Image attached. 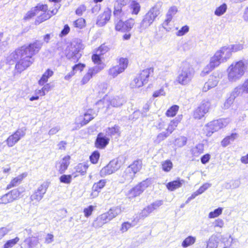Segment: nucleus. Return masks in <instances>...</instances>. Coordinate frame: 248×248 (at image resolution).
<instances>
[{
	"label": "nucleus",
	"instance_id": "obj_39",
	"mask_svg": "<svg viewBox=\"0 0 248 248\" xmlns=\"http://www.w3.org/2000/svg\"><path fill=\"white\" fill-rule=\"evenodd\" d=\"M119 132V127L115 125L113 127H108L105 129L106 135L107 137H111L117 134Z\"/></svg>",
	"mask_w": 248,
	"mask_h": 248
},
{
	"label": "nucleus",
	"instance_id": "obj_36",
	"mask_svg": "<svg viewBox=\"0 0 248 248\" xmlns=\"http://www.w3.org/2000/svg\"><path fill=\"white\" fill-rule=\"evenodd\" d=\"M131 10V13L133 15H137L140 10V5L139 2L136 0H132L129 6Z\"/></svg>",
	"mask_w": 248,
	"mask_h": 248
},
{
	"label": "nucleus",
	"instance_id": "obj_62",
	"mask_svg": "<svg viewBox=\"0 0 248 248\" xmlns=\"http://www.w3.org/2000/svg\"><path fill=\"white\" fill-rule=\"evenodd\" d=\"M93 210V205H90L87 208H85L83 211L85 217H88L92 215Z\"/></svg>",
	"mask_w": 248,
	"mask_h": 248
},
{
	"label": "nucleus",
	"instance_id": "obj_35",
	"mask_svg": "<svg viewBox=\"0 0 248 248\" xmlns=\"http://www.w3.org/2000/svg\"><path fill=\"white\" fill-rule=\"evenodd\" d=\"M196 240V238L193 236H188L186 238L182 243V246L184 248H187L193 245Z\"/></svg>",
	"mask_w": 248,
	"mask_h": 248
},
{
	"label": "nucleus",
	"instance_id": "obj_10",
	"mask_svg": "<svg viewBox=\"0 0 248 248\" xmlns=\"http://www.w3.org/2000/svg\"><path fill=\"white\" fill-rule=\"evenodd\" d=\"M26 130V127H22L17 129L14 134L10 136L5 140L8 146L11 147L15 145L21 138L25 136Z\"/></svg>",
	"mask_w": 248,
	"mask_h": 248
},
{
	"label": "nucleus",
	"instance_id": "obj_38",
	"mask_svg": "<svg viewBox=\"0 0 248 248\" xmlns=\"http://www.w3.org/2000/svg\"><path fill=\"white\" fill-rule=\"evenodd\" d=\"M51 17V15L49 12H44L43 14H41L40 16L37 17L35 20V24H39L40 23L46 21V20L50 18Z\"/></svg>",
	"mask_w": 248,
	"mask_h": 248
},
{
	"label": "nucleus",
	"instance_id": "obj_54",
	"mask_svg": "<svg viewBox=\"0 0 248 248\" xmlns=\"http://www.w3.org/2000/svg\"><path fill=\"white\" fill-rule=\"evenodd\" d=\"M100 157V154L98 151L93 152L90 156L91 162L93 164L97 163Z\"/></svg>",
	"mask_w": 248,
	"mask_h": 248
},
{
	"label": "nucleus",
	"instance_id": "obj_19",
	"mask_svg": "<svg viewBox=\"0 0 248 248\" xmlns=\"http://www.w3.org/2000/svg\"><path fill=\"white\" fill-rule=\"evenodd\" d=\"M219 52H216L215 55L211 58L209 63L207 65L204 69V71L206 73L212 71L222 62V60L219 59Z\"/></svg>",
	"mask_w": 248,
	"mask_h": 248
},
{
	"label": "nucleus",
	"instance_id": "obj_56",
	"mask_svg": "<svg viewBox=\"0 0 248 248\" xmlns=\"http://www.w3.org/2000/svg\"><path fill=\"white\" fill-rule=\"evenodd\" d=\"M85 67V64L78 63L72 67V71L75 74L78 71L81 72Z\"/></svg>",
	"mask_w": 248,
	"mask_h": 248
},
{
	"label": "nucleus",
	"instance_id": "obj_51",
	"mask_svg": "<svg viewBox=\"0 0 248 248\" xmlns=\"http://www.w3.org/2000/svg\"><path fill=\"white\" fill-rule=\"evenodd\" d=\"M22 181V178L18 176L13 179L10 183L7 185V189H10L13 187L16 186L19 184Z\"/></svg>",
	"mask_w": 248,
	"mask_h": 248
},
{
	"label": "nucleus",
	"instance_id": "obj_57",
	"mask_svg": "<svg viewBox=\"0 0 248 248\" xmlns=\"http://www.w3.org/2000/svg\"><path fill=\"white\" fill-rule=\"evenodd\" d=\"M34 10L36 11L37 13H38L39 11L46 12L48 9L47 6L46 4H38L34 8Z\"/></svg>",
	"mask_w": 248,
	"mask_h": 248
},
{
	"label": "nucleus",
	"instance_id": "obj_42",
	"mask_svg": "<svg viewBox=\"0 0 248 248\" xmlns=\"http://www.w3.org/2000/svg\"><path fill=\"white\" fill-rule=\"evenodd\" d=\"M88 168V166L87 164L80 163L76 167L75 169L77 172L80 173V174L83 175L86 173Z\"/></svg>",
	"mask_w": 248,
	"mask_h": 248
},
{
	"label": "nucleus",
	"instance_id": "obj_22",
	"mask_svg": "<svg viewBox=\"0 0 248 248\" xmlns=\"http://www.w3.org/2000/svg\"><path fill=\"white\" fill-rule=\"evenodd\" d=\"M81 56V54L80 53V48L78 46L77 47H72L66 55L68 59L74 62H77Z\"/></svg>",
	"mask_w": 248,
	"mask_h": 248
},
{
	"label": "nucleus",
	"instance_id": "obj_58",
	"mask_svg": "<svg viewBox=\"0 0 248 248\" xmlns=\"http://www.w3.org/2000/svg\"><path fill=\"white\" fill-rule=\"evenodd\" d=\"M211 186V184L208 183H204L202 186L199 189L197 190L198 192L200 194H202L203 193L205 190H206L208 188Z\"/></svg>",
	"mask_w": 248,
	"mask_h": 248
},
{
	"label": "nucleus",
	"instance_id": "obj_28",
	"mask_svg": "<svg viewBox=\"0 0 248 248\" xmlns=\"http://www.w3.org/2000/svg\"><path fill=\"white\" fill-rule=\"evenodd\" d=\"M70 157L69 155L64 156L60 162V166L59 169V172L60 174H63L67 169L70 164Z\"/></svg>",
	"mask_w": 248,
	"mask_h": 248
},
{
	"label": "nucleus",
	"instance_id": "obj_23",
	"mask_svg": "<svg viewBox=\"0 0 248 248\" xmlns=\"http://www.w3.org/2000/svg\"><path fill=\"white\" fill-rule=\"evenodd\" d=\"M102 69L103 67L99 66H95L89 69L88 72L84 76L81 81L82 84L87 83L93 76L99 72Z\"/></svg>",
	"mask_w": 248,
	"mask_h": 248
},
{
	"label": "nucleus",
	"instance_id": "obj_45",
	"mask_svg": "<svg viewBox=\"0 0 248 248\" xmlns=\"http://www.w3.org/2000/svg\"><path fill=\"white\" fill-rule=\"evenodd\" d=\"M179 109V106L177 105H173L166 112V115L168 117L174 116Z\"/></svg>",
	"mask_w": 248,
	"mask_h": 248
},
{
	"label": "nucleus",
	"instance_id": "obj_41",
	"mask_svg": "<svg viewBox=\"0 0 248 248\" xmlns=\"http://www.w3.org/2000/svg\"><path fill=\"white\" fill-rule=\"evenodd\" d=\"M155 210V208L152 206L151 204L146 208H145L143 210H142L140 213V217H147L150 213H151L153 211Z\"/></svg>",
	"mask_w": 248,
	"mask_h": 248
},
{
	"label": "nucleus",
	"instance_id": "obj_61",
	"mask_svg": "<svg viewBox=\"0 0 248 248\" xmlns=\"http://www.w3.org/2000/svg\"><path fill=\"white\" fill-rule=\"evenodd\" d=\"M189 31V27L186 25L181 28V29L179 30L177 33L176 35L179 36H183L185 34L186 32H187Z\"/></svg>",
	"mask_w": 248,
	"mask_h": 248
},
{
	"label": "nucleus",
	"instance_id": "obj_43",
	"mask_svg": "<svg viewBox=\"0 0 248 248\" xmlns=\"http://www.w3.org/2000/svg\"><path fill=\"white\" fill-rule=\"evenodd\" d=\"M227 9V4L226 3H223L216 8L215 11V15L217 16H221L226 12Z\"/></svg>",
	"mask_w": 248,
	"mask_h": 248
},
{
	"label": "nucleus",
	"instance_id": "obj_11",
	"mask_svg": "<svg viewBox=\"0 0 248 248\" xmlns=\"http://www.w3.org/2000/svg\"><path fill=\"white\" fill-rule=\"evenodd\" d=\"M121 164L118 160H113L101 169L100 174L101 177L111 174L120 169Z\"/></svg>",
	"mask_w": 248,
	"mask_h": 248
},
{
	"label": "nucleus",
	"instance_id": "obj_7",
	"mask_svg": "<svg viewBox=\"0 0 248 248\" xmlns=\"http://www.w3.org/2000/svg\"><path fill=\"white\" fill-rule=\"evenodd\" d=\"M125 102L124 98L123 97L115 96L110 98L108 95H106L102 99L98 101V104L103 103V108L108 109L110 106L113 107H119L122 106Z\"/></svg>",
	"mask_w": 248,
	"mask_h": 248
},
{
	"label": "nucleus",
	"instance_id": "obj_59",
	"mask_svg": "<svg viewBox=\"0 0 248 248\" xmlns=\"http://www.w3.org/2000/svg\"><path fill=\"white\" fill-rule=\"evenodd\" d=\"M229 47L231 49V52H236L242 50L243 48V45L242 44H238L231 45Z\"/></svg>",
	"mask_w": 248,
	"mask_h": 248
},
{
	"label": "nucleus",
	"instance_id": "obj_17",
	"mask_svg": "<svg viewBox=\"0 0 248 248\" xmlns=\"http://www.w3.org/2000/svg\"><path fill=\"white\" fill-rule=\"evenodd\" d=\"M113 14L115 24L117 22L123 21L127 17L126 13L123 9V7L121 6V5H114Z\"/></svg>",
	"mask_w": 248,
	"mask_h": 248
},
{
	"label": "nucleus",
	"instance_id": "obj_14",
	"mask_svg": "<svg viewBox=\"0 0 248 248\" xmlns=\"http://www.w3.org/2000/svg\"><path fill=\"white\" fill-rule=\"evenodd\" d=\"M150 184V181L146 179L139 183L129 191L130 197L139 196Z\"/></svg>",
	"mask_w": 248,
	"mask_h": 248
},
{
	"label": "nucleus",
	"instance_id": "obj_47",
	"mask_svg": "<svg viewBox=\"0 0 248 248\" xmlns=\"http://www.w3.org/2000/svg\"><path fill=\"white\" fill-rule=\"evenodd\" d=\"M186 138L181 136L175 139L174 144L179 147H181L186 144Z\"/></svg>",
	"mask_w": 248,
	"mask_h": 248
},
{
	"label": "nucleus",
	"instance_id": "obj_31",
	"mask_svg": "<svg viewBox=\"0 0 248 248\" xmlns=\"http://www.w3.org/2000/svg\"><path fill=\"white\" fill-rule=\"evenodd\" d=\"M185 181L183 180H177L168 183L167 187L170 190L173 191L174 190L182 186Z\"/></svg>",
	"mask_w": 248,
	"mask_h": 248
},
{
	"label": "nucleus",
	"instance_id": "obj_20",
	"mask_svg": "<svg viewBox=\"0 0 248 248\" xmlns=\"http://www.w3.org/2000/svg\"><path fill=\"white\" fill-rule=\"evenodd\" d=\"M97 115L96 112L92 109H89L84 113V118L81 117L83 119L79 124H78V127L76 128L75 129L80 128L82 126L87 124L90 121L93 120ZM73 130H75L73 128Z\"/></svg>",
	"mask_w": 248,
	"mask_h": 248
},
{
	"label": "nucleus",
	"instance_id": "obj_6",
	"mask_svg": "<svg viewBox=\"0 0 248 248\" xmlns=\"http://www.w3.org/2000/svg\"><path fill=\"white\" fill-rule=\"evenodd\" d=\"M154 69L153 68H149L144 69L141 71L138 77L134 78L132 81L130 85L132 88H140L143 85L146 84L149 78L151 75L153 74Z\"/></svg>",
	"mask_w": 248,
	"mask_h": 248
},
{
	"label": "nucleus",
	"instance_id": "obj_55",
	"mask_svg": "<svg viewBox=\"0 0 248 248\" xmlns=\"http://www.w3.org/2000/svg\"><path fill=\"white\" fill-rule=\"evenodd\" d=\"M60 181L62 183L70 184L72 181V176L63 174L60 177Z\"/></svg>",
	"mask_w": 248,
	"mask_h": 248
},
{
	"label": "nucleus",
	"instance_id": "obj_44",
	"mask_svg": "<svg viewBox=\"0 0 248 248\" xmlns=\"http://www.w3.org/2000/svg\"><path fill=\"white\" fill-rule=\"evenodd\" d=\"M210 107V102L208 100H203L200 105L199 106V108L202 110V112H204L205 114L209 111Z\"/></svg>",
	"mask_w": 248,
	"mask_h": 248
},
{
	"label": "nucleus",
	"instance_id": "obj_24",
	"mask_svg": "<svg viewBox=\"0 0 248 248\" xmlns=\"http://www.w3.org/2000/svg\"><path fill=\"white\" fill-rule=\"evenodd\" d=\"M110 220H111L106 212L98 216L93 222V226L95 228H100Z\"/></svg>",
	"mask_w": 248,
	"mask_h": 248
},
{
	"label": "nucleus",
	"instance_id": "obj_16",
	"mask_svg": "<svg viewBox=\"0 0 248 248\" xmlns=\"http://www.w3.org/2000/svg\"><path fill=\"white\" fill-rule=\"evenodd\" d=\"M222 76V73H215L214 75L210 77L208 81L206 82L202 88L203 92H207L211 88L216 86L218 82V79Z\"/></svg>",
	"mask_w": 248,
	"mask_h": 248
},
{
	"label": "nucleus",
	"instance_id": "obj_12",
	"mask_svg": "<svg viewBox=\"0 0 248 248\" xmlns=\"http://www.w3.org/2000/svg\"><path fill=\"white\" fill-rule=\"evenodd\" d=\"M49 185V183L48 182H44L42 184H41L31 196L30 199L31 201H36L37 202L40 201L43 199L45 194L46 193Z\"/></svg>",
	"mask_w": 248,
	"mask_h": 248
},
{
	"label": "nucleus",
	"instance_id": "obj_60",
	"mask_svg": "<svg viewBox=\"0 0 248 248\" xmlns=\"http://www.w3.org/2000/svg\"><path fill=\"white\" fill-rule=\"evenodd\" d=\"M134 225H135V224H132L131 223H129L128 222H124L122 225L121 231L123 232H125L129 229H130L131 227L134 226Z\"/></svg>",
	"mask_w": 248,
	"mask_h": 248
},
{
	"label": "nucleus",
	"instance_id": "obj_3",
	"mask_svg": "<svg viewBox=\"0 0 248 248\" xmlns=\"http://www.w3.org/2000/svg\"><path fill=\"white\" fill-rule=\"evenodd\" d=\"M247 68L246 61L240 60L233 62L228 68V78L230 82H236L244 75Z\"/></svg>",
	"mask_w": 248,
	"mask_h": 248
},
{
	"label": "nucleus",
	"instance_id": "obj_9",
	"mask_svg": "<svg viewBox=\"0 0 248 248\" xmlns=\"http://www.w3.org/2000/svg\"><path fill=\"white\" fill-rule=\"evenodd\" d=\"M128 60L126 58H121L119 60V64L111 67L108 71L109 76L114 78L119 74L123 72L127 68Z\"/></svg>",
	"mask_w": 248,
	"mask_h": 248
},
{
	"label": "nucleus",
	"instance_id": "obj_18",
	"mask_svg": "<svg viewBox=\"0 0 248 248\" xmlns=\"http://www.w3.org/2000/svg\"><path fill=\"white\" fill-rule=\"evenodd\" d=\"M111 15V10L107 8L102 14L98 16L96 24L99 27L104 26L109 20Z\"/></svg>",
	"mask_w": 248,
	"mask_h": 248
},
{
	"label": "nucleus",
	"instance_id": "obj_2",
	"mask_svg": "<svg viewBox=\"0 0 248 248\" xmlns=\"http://www.w3.org/2000/svg\"><path fill=\"white\" fill-rule=\"evenodd\" d=\"M161 7L162 2H157L143 16L139 26L140 31L149 28L161 14Z\"/></svg>",
	"mask_w": 248,
	"mask_h": 248
},
{
	"label": "nucleus",
	"instance_id": "obj_30",
	"mask_svg": "<svg viewBox=\"0 0 248 248\" xmlns=\"http://www.w3.org/2000/svg\"><path fill=\"white\" fill-rule=\"evenodd\" d=\"M177 12V8L176 6L171 7L166 15V19L163 23L164 26H167L168 25L169 23L171 20L172 17L176 14Z\"/></svg>",
	"mask_w": 248,
	"mask_h": 248
},
{
	"label": "nucleus",
	"instance_id": "obj_1",
	"mask_svg": "<svg viewBox=\"0 0 248 248\" xmlns=\"http://www.w3.org/2000/svg\"><path fill=\"white\" fill-rule=\"evenodd\" d=\"M43 46V42L36 40L28 46H22L10 54L7 58V61L10 64L12 62L19 60L15 68L17 72L21 73L29 67L33 62L32 57L37 53Z\"/></svg>",
	"mask_w": 248,
	"mask_h": 248
},
{
	"label": "nucleus",
	"instance_id": "obj_34",
	"mask_svg": "<svg viewBox=\"0 0 248 248\" xmlns=\"http://www.w3.org/2000/svg\"><path fill=\"white\" fill-rule=\"evenodd\" d=\"M238 137L236 133H232L230 136L225 138L221 141V144L223 147L228 145L231 142L233 141Z\"/></svg>",
	"mask_w": 248,
	"mask_h": 248
},
{
	"label": "nucleus",
	"instance_id": "obj_40",
	"mask_svg": "<svg viewBox=\"0 0 248 248\" xmlns=\"http://www.w3.org/2000/svg\"><path fill=\"white\" fill-rule=\"evenodd\" d=\"M106 183V180L105 179H102L100 180L97 183H94L92 187V190L97 192H100L102 188H103L105 186Z\"/></svg>",
	"mask_w": 248,
	"mask_h": 248
},
{
	"label": "nucleus",
	"instance_id": "obj_25",
	"mask_svg": "<svg viewBox=\"0 0 248 248\" xmlns=\"http://www.w3.org/2000/svg\"><path fill=\"white\" fill-rule=\"evenodd\" d=\"M216 52H219V59L222 60V62H225L229 59L231 55V49L228 46H223Z\"/></svg>",
	"mask_w": 248,
	"mask_h": 248
},
{
	"label": "nucleus",
	"instance_id": "obj_32",
	"mask_svg": "<svg viewBox=\"0 0 248 248\" xmlns=\"http://www.w3.org/2000/svg\"><path fill=\"white\" fill-rule=\"evenodd\" d=\"M53 73H54L52 70L49 69H47L39 80V84L40 85H44V84L47 81L48 78L53 75Z\"/></svg>",
	"mask_w": 248,
	"mask_h": 248
},
{
	"label": "nucleus",
	"instance_id": "obj_46",
	"mask_svg": "<svg viewBox=\"0 0 248 248\" xmlns=\"http://www.w3.org/2000/svg\"><path fill=\"white\" fill-rule=\"evenodd\" d=\"M173 164L170 160H167L162 163V170L166 172L170 171L172 168Z\"/></svg>",
	"mask_w": 248,
	"mask_h": 248
},
{
	"label": "nucleus",
	"instance_id": "obj_63",
	"mask_svg": "<svg viewBox=\"0 0 248 248\" xmlns=\"http://www.w3.org/2000/svg\"><path fill=\"white\" fill-rule=\"evenodd\" d=\"M109 50V48L105 45H101L97 50V52L99 53V54L103 55Z\"/></svg>",
	"mask_w": 248,
	"mask_h": 248
},
{
	"label": "nucleus",
	"instance_id": "obj_29",
	"mask_svg": "<svg viewBox=\"0 0 248 248\" xmlns=\"http://www.w3.org/2000/svg\"><path fill=\"white\" fill-rule=\"evenodd\" d=\"M124 208H122L121 206H118L116 207H113L110 208L107 214L108 215L110 220L115 217L117 216L120 214L123 211Z\"/></svg>",
	"mask_w": 248,
	"mask_h": 248
},
{
	"label": "nucleus",
	"instance_id": "obj_48",
	"mask_svg": "<svg viewBox=\"0 0 248 248\" xmlns=\"http://www.w3.org/2000/svg\"><path fill=\"white\" fill-rule=\"evenodd\" d=\"M179 121L178 120H173L171 121L169 124L167 129V132L170 134L177 127Z\"/></svg>",
	"mask_w": 248,
	"mask_h": 248
},
{
	"label": "nucleus",
	"instance_id": "obj_5",
	"mask_svg": "<svg viewBox=\"0 0 248 248\" xmlns=\"http://www.w3.org/2000/svg\"><path fill=\"white\" fill-rule=\"evenodd\" d=\"M142 162L140 160L134 161L124 171L123 178L127 182H131L135 177V174L141 168Z\"/></svg>",
	"mask_w": 248,
	"mask_h": 248
},
{
	"label": "nucleus",
	"instance_id": "obj_8",
	"mask_svg": "<svg viewBox=\"0 0 248 248\" xmlns=\"http://www.w3.org/2000/svg\"><path fill=\"white\" fill-rule=\"evenodd\" d=\"M230 122L229 118L220 119L214 120L206 125V130L208 131L207 135L210 136L214 132L227 126Z\"/></svg>",
	"mask_w": 248,
	"mask_h": 248
},
{
	"label": "nucleus",
	"instance_id": "obj_27",
	"mask_svg": "<svg viewBox=\"0 0 248 248\" xmlns=\"http://www.w3.org/2000/svg\"><path fill=\"white\" fill-rule=\"evenodd\" d=\"M242 91L248 93V79L243 84L242 88L239 87L235 88L231 93V95L235 98L242 93Z\"/></svg>",
	"mask_w": 248,
	"mask_h": 248
},
{
	"label": "nucleus",
	"instance_id": "obj_13",
	"mask_svg": "<svg viewBox=\"0 0 248 248\" xmlns=\"http://www.w3.org/2000/svg\"><path fill=\"white\" fill-rule=\"evenodd\" d=\"M135 24V20L133 18H129L125 22L119 21L115 24V30L123 32H128L131 31Z\"/></svg>",
	"mask_w": 248,
	"mask_h": 248
},
{
	"label": "nucleus",
	"instance_id": "obj_33",
	"mask_svg": "<svg viewBox=\"0 0 248 248\" xmlns=\"http://www.w3.org/2000/svg\"><path fill=\"white\" fill-rule=\"evenodd\" d=\"M218 243V238L215 235H212L207 242L206 248H217Z\"/></svg>",
	"mask_w": 248,
	"mask_h": 248
},
{
	"label": "nucleus",
	"instance_id": "obj_50",
	"mask_svg": "<svg viewBox=\"0 0 248 248\" xmlns=\"http://www.w3.org/2000/svg\"><path fill=\"white\" fill-rule=\"evenodd\" d=\"M75 27L78 29H82L85 26V20L82 18H79L73 22Z\"/></svg>",
	"mask_w": 248,
	"mask_h": 248
},
{
	"label": "nucleus",
	"instance_id": "obj_26",
	"mask_svg": "<svg viewBox=\"0 0 248 248\" xmlns=\"http://www.w3.org/2000/svg\"><path fill=\"white\" fill-rule=\"evenodd\" d=\"M39 243V240L35 237L27 238L23 242L25 248H34Z\"/></svg>",
	"mask_w": 248,
	"mask_h": 248
},
{
	"label": "nucleus",
	"instance_id": "obj_49",
	"mask_svg": "<svg viewBox=\"0 0 248 248\" xmlns=\"http://www.w3.org/2000/svg\"><path fill=\"white\" fill-rule=\"evenodd\" d=\"M19 240L18 237H15L14 239L9 240L6 242L4 245L3 248H11L15 246Z\"/></svg>",
	"mask_w": 248,
	"mask_h": 248
},
{
	"label": "nucleus",
	"instance_id": "obj_37",
	"mask_svg": "<svg viewBox=\"0 0 248 248\" xmlns=\"http://www.w3.org/2000/svg\"><path fill=\"white\" fill-rule=\"evenodd\" d=\"M204 147L202 144H198L195 147L191 149V154L193 156H198L203 152Z\"/></svg>",
	"mask_w": 248,
	"mask_h": 248
},
{
	"label": "nucleus",
	"instance_id": "obj_4",
	"mask_svg": "<svg viewBox=\"0 0 248 248\" xmlns=\"http://www.w3.org/2000/svg\"><path fill=\"white\" fill-rule=\"evenodd\" d=\"M194 71L190 64L187 62L183 63L180 73L177 78V81L181 85L189 83L193 78Z\"/></svg>",
	"mask_w": 248,
	"mask_h": 248
},
{
	"label": "nucleus",
	"instance_id": "obj_15",
	"mask_svg": "<svg viewBox=\"0 0 248 248\" xmlns=\"http://www.w3.org/2000/svg\"><path fill=\"white\" fill-rule=\"evenodd\" d=\"M20 192L18 189H14L8 193L4 194L0 198V204H7L16 200L19 197Z\"/></svg>",
	"mask_w": 248,
	"mask_h": 248
},
{
	"label": "nucleus",
	"instance_id": "obj_52",
	"mask_svg": "<svg viewBox=\"0 0 248 248\" xmlns=\"http://www.w3.org/2000/svg\"><path fill=\"white\" fill-rule=\"evenodd\" d=\"M222 208L218 207V208L215 209L214 211L211 212L209 214L208 217L211 218L217 217L222 214Z\"/></svg>",
	"mask_w": 248,
	"mask_h": 248
},
{
	"label": "nucleus",
	"instance_id": "obj_53",
	"mask_svg": "<svg viewBox=\"0 0 248 248\" xmlns=\"http://www.w3.org/2000/svg\"><path fill=\"white\" fill-rule=\"evenodd\" d=\"M205 114V113L202 112V110L198 107L194 111L193 117L196 119H201Z\"/></svg>",
	"mask_w": 248,
	"mask_h": 248
},
{
	"label": "nucleus",
	"instance_id": "obj_64",
	"mask_svg": "<svg viewBox=\"0 0 248 248\" xmlns=\"http://www.w3.org/2000/svg\"><path fill=\"white\" fill-rule=\"evenodd\" d=\"M101 54H99V53L98 54H94L92 55V59L93 62L96 64H100L101 62V59L100 57Z\"/></svg>",
	"mask_w": 248,
	"mask_h": 248
},
{
	"label": "nucleus",
	"instance_id": "obj_21",
	"mask_svg": "<svg viewBox=\"0 0 248 248\" xmlns=\"http://www.w3.org/2000/svg\"><path fill=\"white\" fill-rule=\"evenodd\" d=\"M110 139L104 133L100 132L97 136L95 141V147L99 149H104L109 143Z\"/></svg>",
	"mask_w": 248,
	"mask_h": 248
}]
</instances>
